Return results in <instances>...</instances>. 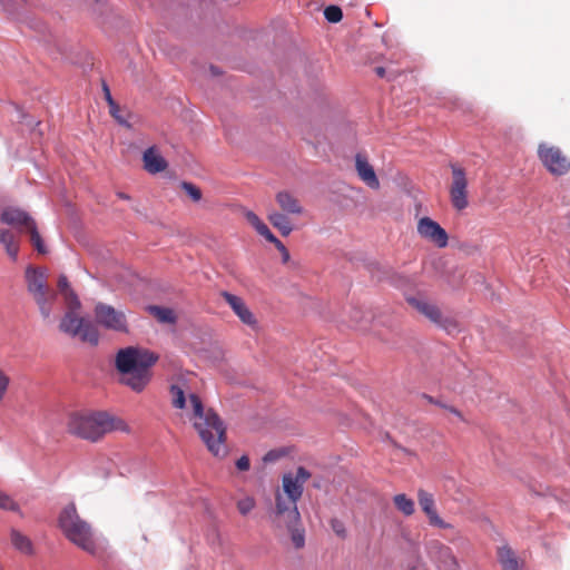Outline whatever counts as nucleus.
<instances>
[{
    "label": "nucleus",
    "instance_id": "obj_12",
    "mask_svg": "<svg viewBox=\"0 0 570 570\" xmlns=\"http://www.w3.org/2000/svg\"><path fill=\"white\" fill-rule=\"evenodd\" d=\"M417 501L421 510L425 513L429 524L444 530H454V525L444 521L438 513L434 497L432 493L420 489L417 491Z\"/></svg>",
    "mask_w": 570,
    "mask_h": 570
},
{
    "label": "nucleus",
    "instance_id": "obj_43",
    "mask_svg": "<svg viewBox=\"0 0 570 570\" xmlns=\"http://www.w3.org/2000/svg\"><path fill=\"white\" fill-rule=\"evenodd\" d=\"M117 196H118L119 198H121V199H125V200H128V199L130 198L127 194H125V193H120V191H119V193H117Z\"/></svg>",
    "mask_w": 570,
    "mask_h": 570
},
{
    "label": "nucleus",
    "instance_id": "obj_6",
    "mask_svg": "<svg viewBox=\"0 0 570 570\" xmlns=\"http://www.w3.org/2000/svg\"><path fill=\"white\" fill-rule=\"evenodd\" d=\"M28 293L38 305L43 318H49L52 306L57 299V293L48 286L46 268L28 266L24 272Z\"/></svg>",
    "mask_w": 570,
    "mask_h": 570
},
{
    "label": "nucleus",
    "instance_id": "obj_40",
    "mask_svg": "<svg viewBox=\"0 0 570 570\" xmlns=\"http://www.w3.org/2000/svg\"><path fill=\"white\" fill-rule=\"evenodd\" d=\"M375 73H376L379 77L383 78V77H385V76H386V69H385L384 67H376V68H375Z\"/></svg>",
    "mask_w": 570,
    "mask_h": 570
},
{
    "label": "nucleus",
    "instance_id": "obj_27",
    "mask_svg": "<svg viewBox=\"0 0 570 570\" xmlns=\"http://www.w3.org/2000/svg\"><path fill=\"white\" fill-rule=\"evenodd\" d=\"M149 309L153 313V315L157 317L160 322L171 323L175 321L174 313L170 308L150 306Z\"/></svg>",
    "mask_w": 570,
    "mask_h": 570
},
{
    "label": "nucleus",
    "instance_id": "obj_11",
    "mask_svg": "<svg viewBox=\"0 0 570 570\" xmlns=\"http://www.w3.org/2000/svg\"><path fill=\"white\" fill-rule=\"evenodd\" d=\"M450 168L452 171V180L449 188L451 204L454 209L462 212L469 206L466 173L458 164H451Z\"/></svg>",
    "mask_w": 570,
    "mask_h": 570
},
{
    "label": "nucleus",
    "instance_id": "obj_32",
    "mask_svg": "<svg viewBox=\"0 0 570 570\" xmlns=\"http://www.w3.org/2000/svg\"><path fill=\"white\" fill-rule=\"evenodd\" d=\"M181 188L194 202H199L202 199V190L196 185L184 181L181 184Z\"/></svg>",
    "mask_w": 570,
    "mask_h": 570
},
{
    "label": "nucleus",
    "instance_id": "obj_29",
    "mask_svg": "<svg viewBox=\"0 0 570 570\" xmlns=\"http://www.w3.org/2000/svg\"><path fill=\"white\" fill-rule=\"evenodd\" d=\"M324 17L328 22H340L343 18L342 9L337 6H328L324 10Z\"/></svg>",
    "mask_w": 570,
    "mask_h": 570
},
{
    "label": "nucleus",
    "instance_id": "obj_33",
    "mask_svg": "<svg viewBox=\"0 0 570 570\" xmlns=\"http://www.w3.org/2000/svg\"><path fill=\"white\" fill-rule=\"evenodd\" d=\"M331 529L341 539H345L347 535L346 528L343 521L337 518H333L330 521Z\"/></svg>",
    "mask_w": 570,
    "mask_h": 570
},
{
    "label": "nucleus",
    "instance_id": "obj_16",
    "mask_svg": "<svg viewBox=\"0 0 570 570\" xmlns=\"http://www.w3.org/2000/svg\"><path fill=\"white\" fill-rule=\"evenodd\" d=\"M355 168L358 177L363 180L370 188L379 189L380 181L376 177L374 168L367 161V158L361 154H357L355 157Z\"/></svg>",
    "mask_w": 570,
    "mask_h": 570
},
{
    "label": "nucleus",
    "instance_id": "obj_3",
    "mask_svg": "<svg viewBox=\"0 0 570 570\" xmlns=\"http://www.w3.org/2000/svg\"><path fill=\"white\" fill-rule=\"evenodd\" d=\"M158 361V355L138 347L121 348L116 354L115 365L121 374L120 383L140 393L151 380V366Z\"/></svg>",
    "mask_w": 570,
    "mask_h": 570
},
{
    "label": "nucleus",
    "instance_id": "obj_42",
    "mask_svg": "<svg viewBox=\"0 0 570 570\" xmlns=\"http://www.w3.org/2000/svg\"><path fill=\"white\" fill-rule=\"evenodd\" d=\"M3 6H4L6 10L9 11L10 13H17V9L16 8H11L7 3H3Z\"/></svg>",
    "mask_w": 570,
    "mask_h": 570
},
{
    "label": "nucleus",
    "instance_id": "obj_44",
    "mask_svg": "<svg viewBox=\"0 0 570 570\" xmlns=\"http://www.w3.org/2000/svg\"><path fill=\"white\" fill-rule=\"evenodd\" d=\"M210 71L215 76L219 73L218 69L216 67H214V66L210 67Z\"/></svg>",
    "mask_w": 570,
    "mask_h": 570
},
{
    "label": "nucleus",
    "instance_id": "obj_39",
    "mask_svg": "<svg viewBox=\"0 0 570 570\" xmlns=\"http://www.w3.org/2000/svg\"><path fill=\"white\" fill-rule=\"evenodd\" d=\"M278 458V455L274 451H269L264 455L265 462H272L275 461Z\"/></svg>",
    "mask_w": 570,
    "mask_h": 570
},
{
    "label": "nucleus",
    "instance_id": "obj_15",
    "mask_svg": "<svg viewBox=\"0 0 570 570\" xmlns=\"http://www.w3.org/2000/svg\"><path fill=\"white\" fill-rule=\"evenodd\" d=\"M407 302L413 308H415L420 314L424 315L431 322L445 327L442 313L435 304L421 297H410Z\"/></svg>",
    "mask_w": 570,
    "mask_h": 570
},
{
    "label": "nucleus",
    "instance_id": "obj_20",
    "mask_svg": "<svg viewBox=\"0 0 570 570\" xmlns=\"http://www.w3.org/2000/svg\"><path fill=\"white\" fill-rule=\"evenodd\" d=\"M10 542L12 547L22 554L33 556L35 547L31 539L17 529L10 530Z\"/></svg>",
    "mask_w": 570,
    "mask_h": 570
},
{
    "label": "nucleus",
    "instance_id": "obj_7",
    "mask_svg": "<svg viewBox=\"0 0 570 570\" xmlns=\"http://www.w3.org/2000/svg\"><path fill=\"white\" fill-rule=\"evenodd\" d=\"M1 222L18 229L20 234H28L33 248L39 254H46L47 248L38 232L36 220L24 210L9 207L1 214Z\"/></svg>",
    "mask_w": 570,
    "mask_h": 570
},
{
    "label": "nucleus",
    "instance_id": "obj_26",
    "mask_svg": "<svg viewBox=\"0 0 570 570\" xmlns=\"http://www.w3.org/2000/svg\"><path fill=\"white\" fill-rule=\"evenodd\" d=\"M245 217L247 222L256 229V232L266 238H273V233L269 230L267 225L263 223L259 217L253 212H246Z\"/></svg>",
    "mask_w": 570,
    "mask_h": 570
},
{
    "label": "nucleus",
    "instance_id": "obj_14",
    "mask_svg": "<svg viewBox=\"0 0 570 570\" xmlns=\"http://www.w3.org/2000/svg\"><path fill=\"white\" fill-rule=\"evenodd\" d=\"M220 295L244 324L256 326L257 321L242 297L228 292H222Z\"/></svg>",
    "mask_w": 570,
    "mask_h": 570
},
{
    "label": "nucleus",
    "instance_id": "obj_8",
    "mask_svg": "<svg viewBox=\"0 0 570 570\" xmlns=\"http://www.w3.org/2000/svg\"><path fill=\"white\" fill-rule=\"evenodd\" d=\"M79 308L68 307V312H66L59 323V330L71 337H79L83 343L97 345L99 332L90 321L78 316L77 311Z\"/></svg>",
    "mask_w": 570,
    "mask_h": 570
},
{
    "label": "nucleus",
    "instance_id": "obj_28",
    "mask_svg": "<svg viewBox=\"0 0 570 570\" xmlns=\"http://www.w3.org/2000/svg\"><path fill=\"white\" fill-rule=\"evenodd\" d=\"M0 509L6 511L19 512V504L4 491L0 489Z\"/></svg>",
    "mask_w": 570,
    "mask_h": 570
},
{
    "label": "nucleus",
    "instance_id": "obj_18",
    "mask_svg": "<svg viewBox=\"0 0 570 570\" xmlns=\"http://www.w3.org/2000/svg\"><path fill=\"white\" fill-rule=\"evenodd\" d=\"M275 199L281 210L285 214L299 216L304 213L301 202L288 191L277 193Z\"/></svg>",
    "mask_w": 570,
    "mask_h": 570
},
{
    "label": "nucleus",
    "instance_id": "obj_24",
    "mask_svg": "<svg viewBox=\"0 0 570 570\" xmlns=\"http://www.w3.org/2000/svg\"><path fill=\"white\" fill-rule=\"evenodd\" d=\"M0 243L6 248L7 254L16 261L19 252V244L16 235L9 229H0Z\"/></svg>",
    "mask_w": 570,
    "mask_h": 570
},
{
    "label": "nucleus",
    "instance_id": "obj_37",
    "mask_svg": "<svg viewBox=\"0 0 570 570\" xmlns=\"http://www.w3.org/2000/svg\"><path fill=\"white\" fill-rule=\"evenodd\" d=\"M364 318V313L363 311L358 309V308H355L353 311V326H356V327H360L361 326V322L362 320Z\"/></svg>",
    "mask_w": 570,
    "mask_h": 570
},
{
    "label": "nucleus",
    "instance_id": "obj_30",
    "mask_svg": "<svg viewBox=\"0 0 570 570\" xmlns=\"http://www.w3.org/2000/svg\"><path fill=\"white\" fill-rule=\"evenodd\" d=\"M104 91H105V95H106V100L108 101V105H109V111H110V115L121 125H125L126 124V120L124 118H120L118 115H116V110H118V105L114 101L111 95H110V91H109V88L106 83H104Z\"/></svg>",
    "mask_w": 570,
    "mask_h": 570
},
{
    "label": "nucleus",
    "instance_id": "obj_25",
    "mask_svg": "<svg viewBox=\"0 0 570 570\" xmlns=\"http://www.w3.org/2000/svg\"><path fill=\"white\" fill-rule=\"evenodd\" d=\"M393 503L405 517H410L415 512L414 501L404 493L394 495Z\"/></svg>",
    "mask_w": 570,
    "mask_h": 570
},
{
    "label": "nucleus",
    "instance_id": "obj_38",
    "mask_svg": "<svg viewBox=\"0 0 570 570\" xmlns=\"http://www.w3.org/2000/svg\"><path fill=\"white\" fill-rule=\"evenodd\" d=\"M441 407H443V409L448 410L450 413L454 414L459 420L465 421L462 412L460 410H458L456 407L450 406L446 404H442Z\"/></svg>",
    "mask_w": 570,
    "mask_h": 570
},
{
    "label": "nucleus",
    "instance_id": "obj_45",
    "mask_svg": "<svg viewBox=\"0 0 570 570\" xmlns=\"http://www.w3.org/2000/svg\"><path fill=\"white\" fill-rule=\"evenodd\" d=\"M17 7H20L24 3V0H13Z\"/></svg>",
    "mask_w": 570,
    "mask_h": 570
},
{
    "label": "nucleus",
    "instance_id": "obj_36",
    "mask_svg": "<svg viewBox=\"0 0 570 570\" xmlns=\"http://www.w3.org/2000/svg\"><path fill=\"white\" fill-rule=\"evenodd\" d=\"M250 466V462H249V459L248 456L246 455H243L240 456L237 461H236V468L239 470V471H247Z\"/></svg>",
    "mask_w": 570,
    "mask_h": 570
},
{
    "label": "nucleus",
    "instance_id": "obj_35",
    "mask_svg": "<svg viewBox=\"0 0 570 570\" xmlns=\"http://www.w3.org/2000/svg\"><path fill=\"white\" fill-rule=\"evenodd\" d=\"M267 242L275 245V247L279 250L283 257V262L286 263L289 261V253L285 245L273 234V238H266Z\"/></svg>",
    "mask_w": 570,
    "mask_h": 570
},
{
    "label": "nucleus",
    "instance_id": "obj_10",
    "mask_svg": "<svg viewBox=\"0 0 570 570\" xmlns=\"http://www.w3.org/2000/svg\"><path fill=\"white\" fill-rule=\"evenodd\" d=\"M538 157L552 175L562 176L570 170V158L557 146L547 142L539 144Z\"/></svg>",
    "mask_w": 570,
    "mask_h": 570
},
{
    "label": "nucleus",
    "instance_id": "obj_4",
    "mask_svg": "<svg viewBox=\"0 0 570 570\" xmlns=\"http://www.w3.org/2000/svg\"><path fill=\"white\" fill-rule=\"evenodd\" d=\"M57 522L70 543L91 556L97 554L99 543L96 531L90 522L80 517L75 502H69L60 510Z\"/></svg>",
    "mask_w": 570,
    "mask_h": 570
},
{
    "label": "nucleus",
    "instance_id": "obj_41",
    "mask_svg": "<svg viewBox=\"0 0 570 570\" xmlns=\"http://www.w3.org/2000/svg\"><path fill=\"white\" fill-rule=\"evenodd\" d=\"M424 397L430 402V403H433V404H436L439 406H441L443 403L439 402V401H435L432 396H429V395H424Z\"/></svg>",
    "mask_w": 570,
    "mask_h": 570
},
{
    "label": "nucleus",
    "instance_id": "obj_21",
    "mask_svg": "<svg viewBox=\"0 0 570 570\" xmlns=\"http://www.w3.org/2000/svg\"><path fill=\"white\" fill-rule=\"evenodd\" d=\"M269 223L279 230L283 236H288L293 232V225L289 215L283 212L271 210L267 216Z\"/></svg>",
    "mask_w": 570,
    "mask_h": 570
},
{
    "label": "nucleus",
    "instance_id": "obj_34",
    "mask_svg": "<svg viewBox=\"0 0 570 570\" xmlns=\"http://www.w3.org/2000/svg\"><path fill=\"white\" fill-rule=\"evenodd\" d=\"M10 385V376L0 368V404L4 400Z\"/></svg>",
    "mask_w": 570,
    "mask_h": 570
},
{
    "label": "nucleus",
    "instance_id": "obj_23",
    "mask_svg": "<svg viewBox=\"0 0 570 570\" xmlns=\"http://www.w3.org/2000/svg\"><path fill=\"white\" fill-rule=\"evenodd\" d=\"M498 559L503 570H520L518 558L509 546H502L498 549Z\"/></svg>",
    "mask_w": 570,
    "mask_h": 570
},
{
    "label": "nucleus",
    "instance_id": "obj_31",
    "mask_svg": "<svg viewBox=\"0 0 570 570\" xmlns=\"http://www.w3.org/2000/svg\"><path fill=\"white\" fill-rule=\"evenodd\" d=\"M255 500L252 497H245L237 501V509L243 515L248 514L255 508Z\"/></svg>",
    "mask_w": 570,
    "mask_h": 570
},
{
    "label": "nucleus",
    "instance_id": "obj_5",
    "mask_svg": "<svg viewBox=\"0 0 570 570\" xmlns=\"http://www.w3.org/2000/svg\"><path fill=\"white\" fill-rule=\"evenodd\" d=\"M122 421L98 411L73 414L68 422V431L77 438L97 442L107 433L122 429Z\"/></svg>",
    "mask_w": 570,
    "mask_h": 570
},
{
    "label": "nucleus",
    "instance_id": "obj_9",
    "mask_svg": "<svg viewBox=\"0 0 570 570\" xmlns=\"http://www.w3.org/2000/svg\"><path fill=\"white\" fill-rule=\"evenodd\" d=\"M95 320L105 330L128 334L129 323L122 309H117L106 303H97L94 309Z\"/></svg>",
    "mask_w": 570,
    "mask_h": 570
},
{
    "label": "nucleus",
    "instance_id": "obj_1",
    "mask_svg": "<svg viewBox=\"0 0 570 570\" xmlns=\"http://www.w3.org/2000/svg\"><path fill=\"white\" fill-rule=\"evenodd\" d=\"M191 377V375H179L170 384L171 405L187 411L188 419L210 453L215 456H225L227 453L226 426L218 414L213 409H206L200 397L191 391L189 386Z\"/></svg>",
    "mask_w": 570,
    "mask_h": 570
},
{
    "label": "nucleus",
    "instance_id": "obj_47",
    "mask_svg": "<svg viewBox=\"0 0 570 570\" xmlns=\"http://www.w3.org/2000/svg\"><path fill=\"white\" fill-rule=\"evenodd\" d=\"M116 115H118L120 118H122L121 115H120V108L119 107H118V110H116Z\"/></svg>",
    "mask_w": 570,
    "mask_h": 570
},
{
    "label": "nucleus",
    "instance_id": "obj_13",
    "mask_svg": "<svg viewBox=\"0 0 570 570\" xmlns=\"http://www.w3.org/2000/svg\"><path fill=\"white\" fill-rule=\"evenodd\" d=\"M417 233L421 237L432 242L440 248H444L448 245V233L439 223L430 217H422L417 222Z\"/></svg>",
    "mask_w": 570,
    "mask_h": 570
},
{
    "label": "nucleus",
    "instance_id": "obj_19",
    "mask_svg": "<svg viewBox=\"0 0 570 570\" xmlns=\"http://www.w3.org/2000/svg\"><path fill=\"white\" fill-rule=\"evenodd\" d=\"M429 556L439 562L444 564H454L455 558L452 553V550L438 540H433L426 546Z\"/></svg>",
    "mask_w": 570,
    "mask_h": 570
},
{
    "label": "nucleus",
    "instance_id": "obj_2",
    "mask_svg": "<svg viewBox=\"0 0 570 570\" xmlns=\"http://www.w3.org/2000/svg\"><path fill=\"white\" fill-rule=\"evenodd\" d=\"M311 478V473L299 466L296 473H285L282 478L283 492L275 494V511L272 515V522L276 529H286L291 534V540L296 549L305 546V530L302 527L301 514L297 509V502L303 494L305 482Z\"/></svg>",
    "mask_w": 570,
    "mask_h": 570
},
{
    "label": "nucleus",
    "instance_id": "obj_22",
    "mask_svg": "<svg viewBox=\"0 0 570 570\" xmlns=\"http://www.w3.org/2000/svg\"><path fill=\"white\" fill-rule=\"evenodd\" d=\"M58 291L65 298L66 305L68 307H80V301L78 299L76 293L70 287L69 281L66 275H60L58 278Z\"/></svg>",
    "mask_w": 570,
    "mask_h": 570
},
{
    "label": "nucleus",
    "instance_id": "obj_46",
    "mask_svg": "<svg viewBox=\"0 0 570 570\" xmlns=\"http://www.w3.org/2000/svg\"><path fill=\"white\" fill-rule=\"evenodd\" d=\"M396 76H397V73H396V72H394V71H393V72H390V75H389V79H394Z\"/></svg>",
    "mask_w": 570,
    "mask_h": 570
},
{
    "label": "nucleus",
    "instance_id": "obj_17",
    "mask_svg": "<svg viewBox=\"0 0 570 570\" xmlns=\"http://www.w3.org/2000/svg\"><path fill=\"white\" fill-rule=\"evenodd\" d=\"M142 161L144 168L150 174L164 171L168 165L155 146L149 147L144 151Z\"/></svg>",
    "mask_w": 570,
    "mask_h": 570
}]
</instances>
